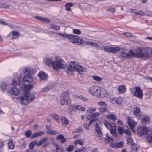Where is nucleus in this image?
I'll list each match as a JSON object with an SVG mask.
<instances>
[{
  "instance_id": "nucleus-37",
  "label": "nucleus",
  "mask_w": 152,
  "mask_h": 152,
  "mask_svg": "<svg viewBox=\"0 0 152 152\" xmlns=\"http://www.w3.org/2000/svg\"><path fill=\"white\" fill-rule=\"evenodd\" d=\"M107 118H108L113 120L114 121L116 120V118L115 116L113 114H110L109 115H108L107 116Z\"/></svg>"
},
{
  "instance_id": "nucleus-12",
  "label": "nucleus",
  "mask_w": 152,
  "mask_h": 152,
  "mask_svg": "<svg viewBox=\"0 0 152 152\" xmlns=\"http://www.w3.org/2000/svg\"><path fill=\"white\" fill-rule=\"evenodd\" d=\"M120 48L119 47H113L107 46L104 48V50L108 52L115 53L118 51H119Z\"/></svg>"
},
{
  "instance_id": "nucleus-11",
  "label": "nucleus",
  "mask_w": 152,
  "mask_h": 152,
  "mask_svg": "<svg viewBox=\"0 0 152 152\" xmlns=\"http://www.w3.org/2000/svg\"><path fill=\"white\" fill-rule=\"evenodd\" d=\"M137 58H145V54L144 53L143 48H138L136 50Z\"/></svg>"
},
{
  "instance_id": "nucleus-47",
  "label": "nucleus",
  "mask_w": 152,
  "mask_h": 152,
  "mask_svg": "<svg viewBox=\"0 0 152 152\" xmlns=\"http://www.w3.org/2000/svg\"><path fill=\"white\" fill-rule=\"evenodd\" d=\"M74 149V146L72 145H70L66 149V150L68 152H71L73 151Z\"/></svg>"
},
{
  "instance_id": "nucleus-49",
  "label": "nucleus",
  "mask_w": 152,
  "mask_h": 152,
  "mask_svg": "<svg viewBox=\"0 0 152 152\" xmlns=\"http://www.w3.org/2000/svg\"><path fill=\"white\" fill-rule=\"evenodd\" d=\"M79 38V37L77 39V42L76 43H77L78 45H80L84 43V40Z\"/></svg>"
},
{
  "instance_id": "nucleus-29",
  "label": "nucleus",
  "mask_w": 152,
  "mask_h": 152,
  "mask_svg": "<svg viewBox=\"0 0 152 152\" xmlns=\"http://www.w3.org/2000/svg\"><path fill=\"white\" fill-rule=\"evenodd\" d=\"M10 5L7 4L2 3L0 1V8L4 9H8L10 7Z\"/></svg>"
},
{
  "instance_id": "nucleus-13",
  "label": "nucleus",
  "mask_w": 152,
  "mask_h": 152,
  "mask_svg": "<svg viewBox=\"0 0 152 152\" xmlns=\"http://www.w3.org/2000/svg\"><path fill=\"white\" fill-rule=\"evenodd\" d=\"M128 125L130 126L131 129L134 131L133 129L137 124L135 122L132 117H128Z\"/></svg>"
},
{
  "instance_id": "nucleus-17",
  "label": "nucleus",
  "mask_w": 152,
  "mask_h": 152,
  "mask_svg": "<svg viewBox=\"0 0 152 152\" xmlns=\"http://www.w3.org/2000/svg\"><path fill=\"white\" fill-rule=\"evenodd\" d=\"M24 73L26 75H30L32 74L33 71L32 69L25 67L23 70Z\"/></svg>"
},
{
  "instance_id": "nucleus-14",
  "label": "nucleus",
  "mask_w": 152,
  "mask_h": 152,
  "mask_svg": "<svg viewBox=\"0 0 152 152\" xmlns=\"http://www.w3.org/2000/svg\"><path fill=\"white\" fill-rule=\"evenodd\" d=\"M67 38H68V40L69 42L73 43H76L77 42V39L79 37L77 35H69Z\"/></svg>"
},
{
  "instance_id": "nucleus-48",
  "label": "nucleus",
  "mask_w": 152,
  "mask_h": 152,
  "mask_svg": "<svg viewBox=\"0 0 152 152\" xmlns=\"http://www.w3.org/2000/svg\"><path fill=\"white\" fill-rule=\"evenodd\" d=\"M92 77L94 80L97 81H100L102 80V78L97 76H94Z\"/></svg>"
},
{
  "instance_id": "nucleus-15",
  "label": "nucleus",
  "mask_w": 152,
  "mask_h": 152,
  "mask_svg": "<svg viewBox=\"0 0 152 152\" xmlns=\"http://www.w3.org/2000/svg\"><path fill=\"white\" fill-rule=\"evenodd\" d=\"M144 53L145 54V58L146 59L149 57L151 53L152 50L147 48H143Z\"/></svg>"
},
{
  "instance_id": "nucleus-59",
  "label": "nucleus",
  "mask_w": 152,
  "mask_h": 152,
  "mask_svg": "<svg viewBox=\"0 0 152 152\" xmlns=\"http://www.w3.org/2000/svg\"><path fill=\"white\" fill-rule=\"evenodd\" d=\"M91 124H89V123L88 124H87L86 123L84 124L83 126V127H85L86 129L88 130L89 129V125H90Z\"/></svg>"
},
{
  "instance_id": "nucleus-9",
  "label": "nucleus",
  "mask_w": 152,
  "mask_h": 152,
  "mask_svg": "<svg viewBox=\"0 0 152 152\" xmlns=\"http://www.w3.org/2000/svg\"><path fill=\"white\" fill-rule=\"evenodd\" d=\"M69 109L70 111H76L78 110H81L82 111H84L85 110V108L84 107H82L80 105L77 104H73L70 105Z\"/></svg>"
},
{
  "instance_id": "nucleus-50",
  "label": "nucleus",
  "mask_w": 152,
  "mask_h": 152,
  "mask_svg": "<svg viewBox=\"0 0 152 152\" xmlns=\"http://www.w3.org/2000/svg\"><path fill=\"white\" fill-rule=\"evenodd\" d=\"M32 134V132L30 130H29L26 132L25 135L27 137H29Z\"/></svg>"
},
{
  "instance_id": "nucleus-16",
  "label": "nucleus",
  "mask_w": 152,
  "mask_h": 152,
  "mask_svg": "<svg viewBox=\"0 0 152 152\" xmlns=\"http://www.w3.org/2000/svg\"><path fill=\"white\" fill-rule=\"evenodd\" d=\"M19 92V90L15 87H13L10 91V93L11 94L15 96L18 95Z\"/></svg>"
},
{
  "instance_id": "nucleus-20",
  "label": "nucleus",
  "mask_w": 152,
  "mask_h": 152,
  "mask_svg": "<svg viewBox=\"0 0 152 152\" xmlns=\"http://www.w3.org/2000/svg\"><path fill=\"white\" fill-rule=\"evenodd\" d=\"M133 113L134 115L139 117L141 115L140 109L137 107H136L134 108L133 111Z\"/></svg>"
},
{
  "instance_id": "nucleus-63",
  "label": "nucleus",
  "mask_w": 152,
  "mask_h": 152,
  "mask_svg": "<svg viewBox=\"0 0 152 152\" xmlns=\"http://www.w3.org/2000/svg\"><path fill=\"white\" fill-rule=\"evenodd\" d=\"M98 118H94L89 121V124H91L92 123L95 121H96L98 120Z\"/></svg>"
},
{
  "instance_id": "nucleus-60",
  "label": "nucleus",
  "mask_w": 152,
  "mask_h": 152,
  "mask_svg": "<svg viewBox=\"0 0 152 152\" xmlns=\"http://www.w3.org/2000/svg\"><path fill=\"white\" fill-rule=\"evenodd\" d=\"M136 15H139L141 16H142L144 15V13L142 11L140 10L138 12H137Z\"/></svg>"
},
{
  "instance_id": "nucleus-43",
  "label": "nucleus",
  "mask_w": 152,
  "mask_h": 152,
  "mask_svg": "<svg viewBox=\"0 0 152 152\" xmlns=\"http://www.w3.org/2000/svg\"><path fill=\"white\" fill-rule=\"evenodd\" d=\"M1 88L3 91H5V89L7 88V85L4 82H3L1 85Z\"/></svg>"
},
{
  "instance_id": "nucleus-1",
  "label": "nucleus",
  "mask_w": 152,
  "mask_h": 152,
  "mask_svg": "<svg viewBox=\"0 0 152 152\" xmlns=\"http://www.w3.org/2000/svg\"><path fill=\"white\" fill-rule=\"evenodd\" d=\"M45 63L47 66L53 67V70L55 71L60 69H67V66L64 64L61 59H60L56 61H53L51 59L47 58L46 59Z\"/></svg>"
},
{
  "instance_id": "nucleus-28",
  "label": "nucleus",
  "mask_w": 152,
  "mask_h": 152,
  "mask_svg": "<svg viewBox=\"0 0 152 152\" xmlns=\"http://www.w3.org/2000/svg\"><path fill=\"white\" fill-rule=\"evenodd\" d=\"M12 38L16 39H18L19 36V32L17 31H14L12 32Z\"/></svg>"
},
{
  "instance_id": "nucleus-57",
  "label": "nucleus",
  "mask_w": 152,
  "mask_h": 152,
  "mask_svg": "<svg viewBox=\"0 0 152 152\" xmlns=\"http://www.w3.org/2000/svg\"><path fill=\"white\" fill-rule=\"evenodd\" d=\"M150 134H151V136L149 137L148 138V142H152V131L151 132H150L149 133Z\"/></svg>"
},
{
  "instance_id": "nucleus-41",
  "label": "nucleus",
  "mask_w": 152,
  "mask_h": 152,
  "mask_svg": "<svg viewBox=\"0 0 152 152\" xmlns=\"http://www.w3.org/2000/svg\"><path fill=\"white\" fill-rule=\"evenodd\" d=\"M54 119L58 122L59 120V118L58 115L56 114H52L50 115Z\"/></svg>"
},
{
  "instance_id": "nucleus-58",
  "label": "nucleus",
  "mask_w": 152,
  "mask_h": 152,
  "mask_svg": "<svg viewBox=\"0 0 152 152\" xmlns=\"http://www.w3.org/2000/svg\"><path fill=\"white\" fill-rule=\"evenodd\" d=\"M116 98H111L110 99V101L113 104L116 103Z\"/></svg>"
},
{
  "instance_id": "nucleus-52",
  "label": "nucleus",
  "mask_w": 152,
  "mask_h": 152,
  "mask_svg": "<svg viewBox=\"0 0 152 152\" xmlns=\"http://www.w3.org/2000/svg\"><path fill=\"white\" fill-rule=\"evenodd\" d=\"M99 111L101 112H108V110L104 107H101L99 109Z\"/></svg>"
},
{
  "instance_id": "nucleus-3",
  "label": "nucleus",
  "mask_w": 152,
  "mask_h": 152,
  "mask_svg": "<svg viewBox=\"0 0 152 152\" xmlns=\"http://www.w3.org/2000/svg\"><path fill=\"white\" fill-rule=\"evenodd\" d=\"M30 90H28L27 92L23 90V96H20L17 98V99L20 101L21 103L26 104L30 103L31 101H32L35 98L34 95L32 93L28 94Z\"/></svg>"
},
{
  "instance_id": "nucleus-7",
  "label": "nucleus",
  "mask_w": 152,
  "mask_h": 152,
  "mask_svg": "<svg viewBox=\"0 0 152 152\" xmlns=\"http://www.w3.org/2000/svg\"><path fill=\"white\" fill-rule=\"evenodd\" d=\"M60 102L61 105L69 104L71 103L69 97L68 92L65 91L60 97Z\"/></svg>"
},
{
  "instance_id": "nucleus-4",
  "label": "nucleus",
  "mask_w": 152,
  "mask_h": 152,
  "mask_svg": "<svg viewBox=\"0 0 152 152\" xmlns=\"http://www.w3.org/2000/svg\"><path fill=\"white\" fill-rule=\"evenodd\" d=\"M67 68L69 71H72L74 70L77 71L79 72L80 75H82L83 71V70L82 66L79 64H76L75 61H71L70 65L68 67H67Z\"/></svg>"
},
{
  "instance_id": "nucleus-42",
  "label": "nucleus",
  "mask_w": 152,
  "mask_h": 152,
  "mask_svg": "<svg viewBox=\"0 0 152 152\" xmlns=\"http://www.w3.org/2000/svg\"><path fill=\"white\" fill-rule=\"evenodd\" d=\"M61 121L62 124H67L68 123V121L64 116H62L61 118Z\"/></svg>"
},
{
  "instance_id": "nucleus-61",
  "label": "nucleus",
  "mask_w": 152,
  "mask_h": 152,
  "mask_svg": "<svg viewBox=\"0 0 152 152\" xmlns=\"http://www.w3.org/2000/svg\"><path fill=\"white\" fill-rule=\"evenodd\" d=\"M116 144L117 145V148H119L122 147L123 144V142H118L116 143Z\"/></svg>"
},
{
  "instance_id": "nucleus-44",
  "label": "nucleus",
  "mask_w": 152,
  "mask_h": 152,
  "mask_svg": "<svg viewBox=\"0 0 152 152\" xmlns=\"http://www.w3.org/2000/svg\"><path fill=\"white\" fill-rule=\"evenodd\" d=\"M129 56H131L132 57H137V56L136 55V53H135L133 50H129Z\"/></svg>"
},
{
  "instance_id": "nucleus-32",
  "label": "nucleus",
  "mask_w": 152,
  "mask_h": 152,
  "mask_svg": "<svg viewBox=\"0 0 152 152\" xmlns=\"http://www.w3.org/2000/svg\"><path fill=\"white\" fill-rule=\"evenodd\" d=\"M150 118L147 116H145L143 118L142 120V123L144 124H146L149 123Z\"/></svg>"
},
{
  "instance_id": "nucleus-45",
  "label": "nucleus",
  "mask_w": 152,
  "mask_h": 152,
  "mask_svg": "<svg viewBox=\"0 0 152 152\" xmlns=\"http://www.w3.org/2000/svg\"><path fill=\"white\" fill-rule=\"evenodd\" d=\"M118 132L120 134H122L124 132V126L123 127H119L118 128Z\"/></svg>"
},
{
  "instance_id": "nucleus-35",
  "label": "nucleus",
  "mask_w": 152,
  "mask_h": 152,
  "mask_svg": "<svg viewBox=\"0 0 152 152\" xmlns=\"http://www.w3.org/2000/svg\"><path fill=\"white\" fill-rule=\"evenodd\" d=\"M37 142L36 141H33L31 142L29 145V148L30 150L32 149L36 145H37Z\"/></svg>"
},
{
  "instance_id": "nucleus-53",
  "label": "nucleus",
  "mask_w": 152,
  "mask_h": 152,
  "mask_svg": "<svg viewBox=\"0 0 152 152\" xmlns=\"http://www.w3.org/2000/svg\"><path fill=\"white\" fill-rule=\"evenodd\" d=\"M8 147L9 149H12L14 148V146L12 141L8 143Z\"/></svg>"
},
{
  "instance_id": "nucleus-56",
  "label": "nucleus",
  "mask_w": 152,
  "mask_h": 152,
  "mask_svg": "<svg viewBox=\"0 0 152 152\" xmlns=\"http://www.w3.org/2000/svg\"><path fill=\"white\" fill-rule=\"evenodd\" d=\"M96 110V109L95 108L91 107L88 110V112L89 113H91V111H95Z\"/></svg>"
},
{
  "instance_id": "nucleus-40",
  "label": "nucleus",
  "mask_w": 152,
  "mask_h": 152,
  "mask_svg": "<svg viewBox=\"0 0 152 152\" xmlns=\"http://www.w3.org/2000/svg\"><path fill=\"white\" fill-rule=\"evenodd\" d=\"M51 32L53 34H58L60 36L65 37V38H67V37H68V34H65L61 33H56L55 32L53 31H51Z\"/></svg>"
},
{
  "instance_id": "nucleus-8",
  "label": "nucleus",
  "mask_w": 152,
  "mask_h": 152,
  "mask_svg": "<svg viewBox=\"0 0 152 152\" xmlns=\"http://www.w3.org/2000/svg\"><path fill=\"white\" fill-rule=\"evenodd\" d=\"M104 124L108 129L110 130L111 134L114 136H116L117 133L116 132V125L114 124H110L109 122L106 121L104 122Z\"/></svg>"
},
{
  "instance_id": "nucleus-22",
  "label": "nucleus",
  "mask_w": 152,
  "mask_h": 152,
  "mask_svg": "<svg viewBox=\"0 0 152 152\" xmlns=\"http://www.w3.org/2000/svg\"><path fill=\"white\" fill-rule=\"evenodd\" d=\"M44 134V132H43L40 131L39 132L34 133L31 137V138H34L37 137H38L41 136V135Z\"/></svg>"
},
{
  "instance_id": "nucleus-46",
  "label": "nucleus",
  "mask_w": 152,
  "mask_h": 152,
  "mask_svg": "<svg viewBox=\"0 0 152 152\" xmlns=\"http://www.w3.org/2000/svg\"><path fill=\"white\" fill-rule=\"evenodd\" d=\"M126 140L128 144L130 145L133 143L132 142L133 140L132 137H129L126 138Z\"/></svg>"
},
{
  "instance_id": "nucleus-31",
  "label": "nucleus",
  "mask_w": 152,
  "mask_h": 152,
  "mask_svg": "<svg viewBox=\"0 0 152 152\" xmlns=\"http://www.w3.org/2000/svg\"><path fill=\"white\" fill-rule=\"evenodd\" d=\"M124 132L126 135L129 136L131 135V133L129 129L127 126H124Z\"/></svg>"
},
{
  "instance_id": "nucleus-5",
  "label": "nucleus",
  "mask_w": 152,
  "mask_h": 152,
  "mask_svg": "<svg viewBox=\"0 0 152 152\" xmlns=\"http://www.w3.org/2000/svg\"><path fill=\"white\" fill-rule=\"evenodd\" d=\"M89 91L91 94L94 96L101 98L107 97V94H103L102 92H101L100 90L96 86H93L90 87Z\"/></svg>"
},
{
  "instance_id": "nucleus-34",
  "label": "nucleus",
  "mask_w": 152,
  "mask_h": 152,
  "mask_svg": "<svg viewBox=\"0 0 152 152\" xmlns=\"http://www.w3.org/2000/svg\"><path fill=\"white\" fill-rule=\"evenodd\" d=\"M73 5V3L69 2L66 4L65 6L66 10L67 11H70L71 10L70 7Z\"/></svg>"
},
{
  "instance_id": "nucleus-10",
  "label": "nucleus",
  "mask_w": 152,
  "mask_h": 152,
  "mask_svg": "<svg viewBox=\"0 0 152 152\" xmlns=\"http://www.w3.org/2000/svg\"><path fill=\"white\" fill-rule=\"evenodd\" d=\"M135 90L136 91L134 93V96L139 99H142L143 96L142 91L139 87H135Z\"/></svg>"
},
{
  "instance_id": "nucleus-18",
  "label": "nucleus",
  "mask_w": 152,
  "mask_h": 152,
  "mask_svg": "<svg viewBox=\"0 0 152 152\" xmlns=\"http://www.w3.org/2000/svg\"><path fill=\"white\" fill-rule=\"evenodd\" d=\"M95 126H96V131L97 132L98 136L100 137H101L102 136V134L101 131L100 126L97 124V123H96V125Z\"/></svg>"
},
{
  "instance_id": "nucleus-51",
  "label": "nucleus",
  "mask_w": 152,
  "mask_h": 152,
  "mask_svg": "<svg viewBox=\"0 0 152 152\" xmlns=\"http://www.w3.org/2000/svg\"><path fill=\"white\" fill-rule=\"evenodd\" d=\"M47 132L49 134L53 135H55L58 133V132L57 131L54 130H50L49 131H47Z\"/></svg>"
},
{
  "instance_id": "nucleus-39",
  "label": "nucleus",
  "mask_w": 152,
  "mask_h": 152,
  "mask_svg": "<svg viewBox=\"0 0 152 152\" xmlns=\"http://www.w3.org/2000/svg\"><path fill=\"white\" fill-rule=\"evenodd\" d=\"M21 77L20 76H19V77H18V82H17L15 80H13L12 83V85L15 86H16L18 85H19V86H20V80L19 79Z\"/></svg>"
},
{
  "instance_id": "nucleus-33",
  "label": "nucleus",
  "mask_w": 152,
  "mask_h": 152,
  "mask_svg": "<svg viewBox=\"0 0 152 152\" xmlns=\"http://www.w3.org/2000/svg\"><path fill=\"white\" fill-rule=\"evenodd\" d=\"M74 143L75 145L78 144L82 145H84V141L81 139H78L75 140L74 141Z\"/></svg>"
},
{
  "instance_id": "nucleus-26",
  "label": "nucleus",
  "mask_w": 152,
  "mask_h": 152,
  "mask_svg": "<svg viewBox=\"0 0 152 152\" xmlns=\"http://www.w3.org/2000/svg\"><path fill=\"white\" fill-rule=\"evenodd\" d=\"M56 139L58 140H60V141L62 143H64L66 141L64 136L62 134L59 135L56 137Z\"/></svg>"
},
{
  "instance_id": "nucleus-25",
  "label": "nucleus",
  "mask_w": 152,
  "mask_h": 152,
  "mask_svg": "<svg viewBox=\"0 0 152 152\" xmlns=\"http://www.w3.org/2000/svg\"><path fill=\"white\" fill-rule=\"evenodd\" d=\"M126 88L124 85H121L119 86L118 88V90L120 93H124L126 92Z\"/></svg>"
},
{
  "instance_id": "nucleus-6",
  "label": "nucleus",
  "mask_w": 152,
  "mask_h": 152,
  "mask_svg": "<svg viewBox=\"0 0 152 152\" xmlns=\"http://www.w3.org/2000/svg\"><path fill=\"white\" fill-rule=\"evenodd\" d=\"M152 131H149L148 128L145 126H140L139 127L137 130L138 134L140 136H142L144 135V137L147 138L151 135V134L149 133Z\"/></svg>"
},
{
  "instance_id": "nucleus-23",
  "label": "nucleus",
  "mask_w": 152,
  "mask_h": 152,
  "mask_svg": "<svg viewBox=\"0 0 152 152\" xmlns=\"http://www.w3.org/2000/svg\"><path fill=\"white\" fill-rule=\"evenodd\" d=\"M130 145H131L132 148L131 152H137V150L139 147L138 145L134 143Z\"/></svg>"
},
{
  "instance_id": "nucleus-30",
  "label": "nucleus",
  "mask_w": 152,
  "mask_h": 152,
  "mask_svg": "<svg viewBox=\"0 0 152 152\" xmlns=\"http://www.w3.org/2000/svg\"><path fill=\"white\" fill-rule=\"evenodd\" d=\"M49 28H52L54 30H58L60 29V27L57 25H55L53 24H50L49 26Z\"/></svg>"
},
{
  "instance_id": "nucleus-19",
  "label": "nucleus",
  "mask_w": 152,
  "mask_h": 152,
  "mask_svg": "<svg viewBox=\"0 0 152 152\" xmlns=\"http://www.w3.org/2000/svg\"><path fill=\"white\" fill-rule=\"evenodd\" d=\"M38 76L42 80H45L47 78V75L43 72H40L38 74Z\"/></svg>"
},
{
  "instance_id": "nucleus-54",
  "label": "nucleus",
  "mask_w": 152,
  "mask_h": 152,
  "mask_svg": "<svg viewBox=\"0 0 152 152\" xmlns=\"http://www.w3.org/2000/svg\"><path fill=\"white\" fill-rule=\"evenodd\" d=\"M73 33L77 34H80L81 33V31L78 29H73Z\"/></svg>"
},
{
  "instance_id": "nucleus-62",
  "label": "nucleus",
  "mask_w": 152,
  "mask_h": 152,
  "mask_svg": "<svg viewBox=\"0 0 152 152\" xmlns=\"http://www.w3.org/2000/svg\"><path fill=\"white\" fill-rule=\"evenodd\" d=\"M123 34L126 36L128 37H130L132 36V34L129 32H124Z\"/></svg>"
},
{
  "instance_id": "nucleus-21",
  "label": "nucleus",
  "mask_w": 152,
  "mask_h": 152,
  "mask_svg": "<svg viewBox=\"0 0 152 152\" xmlns=\"http://www.w3.org/2000/svg\"><path fill=\"white\" fill-rule=\"evenodd\" d=\"M35 18L36 19L40 20L42 22L47 23H50V21L49 19L46 18L37 16H36Z\"/></svg>"
},
{
  "instance_id": "nucleus-24",
  "label": "nucleus",
  "mask_w": 152,
  "mask_h": 152,
  "mask_svg": "<svg viewBox=\"0 0 152 152\" xmlns=\"http://www.w3.org/2000/svg\"><path fill=\"white\" fill-rule=\"evenodd\" d=\"M85 45H90L91 46H93L96 48H97L98 45L96 43L93 42L89 41H85L84 42Z\"/></svg>"
},
{
  "instance_id": "nucleus-55",
  "label": "nucleus",
  "mask_w": 152,
  "mask_h": 152,
  "mask_svg": "<svg viewBox=\"0 0 152 152\" xmlns=\"http://www.w3.org/2000/svg\"><path fill=\"white\" fill-rule=\"evenodd\" d=\"M107 10L109 12L114 13L115 12V9L114 8H110L107 9Z\"/></svg>"
},
{
  "instance_id": "nucleus-38",
  "label": "nucleus",
  "mask_w": 152,
  "mask_h": 152,
  "mask_svg": "<svg viewBox=\"0 0 152 152\" xmlns=\"http://www.w3.org/2000/svg\"><path fill=\"white\" fill-rule=\"evenodd\" d=\"M120 54L121 57L122 58H125L126 57H129V54L125 52L122 51L120 53Z\"/></svg>"
},
{
  "instance_id": "nucleus-2",
  "label": "nucleus",
  "mask_w": 152,
  "mask_h": 152,
  "mask_svg": "<svg viewBox=\"0 0 152 152\" xmlns=\"http://www.w3.org/2000/svg\"><path fill=\"white\" fill-rule=\"evenodd\" d=\"M33 79L31 76L27 75L25 76L22 80V83L24 87L20 86V88L21 90H23L27 92L28 90H31L33 87V84H30L33 83Z\"/></svg>"
},
{
  "instance_id": "nucleus-36",
  "label": "nucleus",
  "mask_w": 152,
  "mask_h": 152,
  "mask_svg": "<svg viewBox=\"0 0 152 152\" xmlns=\"http://www.w3.org/2000/svg\"><path fill=\"white\" fill-rule=\"evenodd\" d=\"M56 149V152H64V149L62 147H59L57 144L55 145Z\"/></svg>"
},
{
  "instance_id": "nucleus-27",
  "label": "nucleus",
  "mask_w": 152,
  "mask_h": 152,
  "mask_svg": "<svg viewBox=\"0 0 152 152\" xmlns=\"http://www.w3.org/2000/svg\"><path fill=\"white\" fill-rule=\"evenodd\" d=\"M48 137H45L41 139L37 144V146H41L42 143L45 142L48 140Z\"/></svg>"
},
{
  "instance_id": "nucleus-64",
  "label": "nucleus",
  "mask_w": 152,
  "mask_h": 152,
  "mask_svg": "<svg viewBox=\"0 0 152 152\" xmlns=\"http://www.w3.org/2000/svg\"><path fill=\"white\" fill-rule=\"evenodd\" d=\"M93 115V116L94 117H96L98 116L100 114L98 112H95L94 113L92 114Z\"/></svg>"
}]
</instances>
